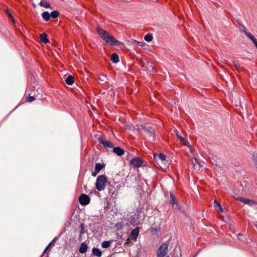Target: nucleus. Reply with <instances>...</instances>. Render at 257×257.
<instances>
[{
    "label": "nucleus",
    "instance_id": "f257e3e1",
    "mask_svg": "<svg viewBox=\"0 0 257 257\" xmlns=\"http://www.w3.org/2000/svg\"><path fill=\"white\" fill-rule=\"evenodd\" d=\"M97 34L103 41L111 46H118L120 44L119 41L115 39L108 32L99 26H97Z\"/></svg>",
    "mask_w": 257,
    "mask_h": 257
},
{
    "label": "nucleus",
    "instance_id": "f03ea898",
    "mask_svg": "<svg viewBox=\"0 0 257 257\" xmlns=\"http://www.w3.org/2000/svg\"><path fill=\"white\" fill-rule=\"evenodd\" d=\"M107 184H110L108 182L107 178L105 175H100L97 177V190H103Z\"/></svg>",
    "mask_w": 257,
    "mask_h": 257
},
{
    "label": "nucleus",
    "instance_id": "7ed1b4c3",
    "mask_svg": "<svg viewBox=\"0 0 257 257\" xmlns=\"http://www.w3.org/2000/svg\"><path fill=\"white\" fill-rule=\"evenodd\" d=\"M168 244L163 243L157 250V257H164L167 253Z\"/></svg>",
    "mask_w": 257,
    "mask_h": 257
},
{
    "label": "nucleus",
    "instance_id": "20e7f679",
    "mask_svg": "<svg viewBox=\"0 0 257 257\" xmlns=\"http://www.w3.org/2000/svg\"><path fill=\"white\" fill-rule=\"evenodd\" d=\"M154 159L156 162L161 163L165 166L168 165V161L166 160V156L163 153H160L159 154H155L154 155Z\"/></svg>",
    "mask_w": 257,
    "mask_h": 257
},
{
    "label": "nucleus",
    "instance_id": "39448f33",
    "mask_svg": "<svg viewBox=\"0 0 257 257\" xmlns=\"http://www.w3.org/2000/svg\"><path fill=\"white\" fill-rule=\"evenodd\" d=\"M98 141L106 150L113 148V145L112 143L110 141L106 140L105 138H104L103 137L99 136L98 138Z\"/></svg>",
    "mask_w": 257,
    "mask_h": 257
},
{
    "label": "nucleus",
    "instance_id": "423d86ee",
    "mask_svg": "<svg viewBox=\"0 0 257 257\" xmlns=\"http://www.w3.org/2000/svg\"><path fill=\"white\" fill-rule=\"evenodd\" d=\"M143 161L140 157H135L133 159L131 162L130 164L132 165L134 167L139 168L143 165Z\"/></svg>",
    "mask_w": 257,
    "mask_h": 257
},
{
    "label": "nucleus",
    "instance_id": "0eeeda50",
    "mask_svg": "<svg viewBox=\"0 0 257 257\" xmlns=\"http://www.w3.org/2000/svg\"><path fill=\"white\" fill-rule=\"evenodd\" d=\"M79 201L81 205H86L90 202V198L88 195L82 194L79 197Z\"/></svg>",
    "mask_w": 257,
    "mask_h": 257
},
{
    "label": "nucleus",
    "instance_id": "6e6552de",
    "mask_svg": "<svg viewBox=\"0 0 257 257\" xmlns=\"http://www.w3.org/2000/svg\"><path fill=\"white\" fill-rule=\"evenodd\" d=\"M170 204L172 205L174 209L178 210H179V206L177 203V201L175 198V197L173 193V192H170Z\"/></svg>",
    "mask_w": 257,
    "mask_h": 257
},
{
    "label": "nucleus",
    "instance_id": "1a4fd4ad",
    "mask_svg": "<svg viewBox=\"0 0 257 257\" xmlns=\"http://www.w3.org/2000/svg\"><path fill=\"white\" fill-rule=\"evenodd\" d=\"M236 200H238V201H239L240 202H242L244 204H247V205H249L250 206L252 205L253 204H254L255 202L253 200H250V199H247V198H245L243 197H240V196H239V197H233Z\"/></svg>",
    "mask_w": 257,
    "mask_h": 257
},
{
    "label": "nucleus",
    "instance_id": "9d476101",
    "mask_svg": "<svg viewBox=\"0 0 257 257\" xmlns=\"http://www.w3.org/2000/svg\"><path fill=\"white\" fill-rule=\"evenodd\" d=\"M139 228L137 227L133 230H132L130 237L132 239L136 240L137 238L139 235Z\"/></svg>",
    "mask_w": 257,
    "mask_h": 257
},
{
    "label": "nucleus",
    "instance_id": "9b49d317",
    "mask_svg": "<svg viewBox=\"0 0 257 257\" xmlns=\"http://www.w3.org/2000/svg\"><path fill=\"white\" fill-rule=\"evenodd\" d=\"M176 136L178 139L184 145L188 147H189V143L188 142V141L186 140L185 138L182 137L178 132H176Z\"/></svg>",
    "mask_w": 257,
    "mask_h": 257
},
{
    "label": "nucleus",
    "instance_id": "f8f14e48",
    "mask_svg": "<svg viewBox=\"0 0 257 257\" xmlns=\"http://www.w3.org/2000/svg\"><path fill=\"white\" fill-rule=\"evenodd\" d=\"M113 152L119 156L123 155L124 153V150L118 147L113 148Z\"/></svg>",
    "mask_w": 257,
    "mask_h": 257
},
{
    "label": "nucleus",
    "instance_id": "ddd939ff",
    "mask_svg": "<svg viewBox=\"0 0 257 257\" xmlns=\"http://www.w3.org/2000/svg\"><path fill=\"white\" fill-rule=\"evenodd\" d=\"M47 37L48 36L45 33H43L40 35L41 41L45 44H47L49 42V40L47 39Z\"/></svg>",
    "mask_w": 257,
    "mask_h": 257
},
{
    "label": "nucleus",
    "instance_id": "4468645a",
    "mask_svg": "<svg viewBox=\"0 0 257 257\" xmlns=\"http://www.w3.org/2000/svg\"><path fill=\"white\" fill-rule=\"evenodd\" d=\"M87 249V244L83 242L81 244L80 246L79 249V251L81 253H84L86 252Z\"/></svg>",
    "mask_w": 257,
    "mask_h": 257
},
{
    "label": "nucleus",
    "instance_id": "2eb2a0df",
    "mask_svg": "<svg viewBox=\"0 0 257 257\" xmlns=\"http://www.w3.org/2000/svg\"><path fill=\"white\" fill-rule=\"evenodd\" d=\"M214 206L217 211L220 212H222L223 211V208H222L221 204L216 200L214 201Z\"/></svg>",
    "mask_w": 257,
    "mask_h": 257
},
{
    "label": "nucleus",
    "instance_id": "dca6fc26",
    "mask_svg": "<svg viewBox=\"0 0 257 257\" xmlns=\"http://www.w3.org/2000/svg\"><path fill=\"white\" fill-rule=\"evenodd\" d=\"M42 17L44 21L48 22L51 18L50 14L48 12H44L42 14Z\"/></svg>",
    "mask_w": 257,
    "mask_h": 257
},
{
    "label": "nucleus",
    "instance_id": "f3484780",
    "mask_svg": "<svg viewBox=\"0 0 257 257\" xmlns=\"http://www.w3.org/2000/svg\"><path fill=\"white\" fill-rule=\"evenodd\" d=\"M74 82V77L72 75H69L67 76L65 79V82L69 85H71L72 84H73Z\"/></svg>",
    "mask_w": 257,
    "mask_h": 257
},
{
    "label": "nucleus",
    "instance_id": "a211bd4d",
    "mask_svg": "<svg viewBox=\"0 0 257 257\" xmlns=\"http://www.w3.org/2000/svg\"><path fill=\"white\" fill-rule=\"evenodd\" d=\"M111 61L114 63H116L119 62V57L116 53H113L110 57Z\"/></svg>",
    "mask_w": 257,
    "mask_h": 257
},
{
    "label": "nucleus",
    "instance_id": "6ab92c4d",
    "mask_svg": "<svg viewBox=\"0 0 257 257\" xmlns=\"http://www.w3.org/2000/svg\"><path fill=\"white\" fill-rule=\"evenodd\" d=\"M44 0H41V2L39 3V5L41 7H44L46 9L50 8L52 9L51 6L48 2H44Z\"/></svg>",
    "mask_w": 257,
    "mask_h": 257
},
{
    "label": "nucleus",
    "instance_id": "aec40b11",
    "mask_svg": "<svg viewBox=\"0 0 257 257\" xmlns=\"http://www.w3.org/2000/svg\"><path fill=\"white\" fill-rule=\"evenodd\" d=\"M244 34L252 40L254 44L257 42L256 39L253 36L251 33L247 32L246 31H244Z\"/></svg>",
    "mask_w": 257,
    "mask_h": 257
},
{
    "label": "nucleus",
    "instance_id": "412c9836",
    "mask_svg": "<svg viewBox=\"0 0 257 257\" xmlns=\"http://www.w3.org/2000/svg\"><path fill=\"white\" fill-rule=\"evenodd\" d=\"M58 239L57 237H55L48 244V245L46 246L45 248L44 251H43V254L45 253V252L46 251L47 249H49V248L54 243L56 240Z\"/></svg>",
    "mask_w": 257,
    "mask_h": 257
},
{
    "label": "nucleus",
    "instance_id": "4be33fe9",
    "mask_svg": "<svg viewBox=\"0 0 257 257\" xmlns=\"http://www.w3.org/2000/svg\"><path fill=\"white\" fill-rule=\"evenodd\" d=\"M111 242H112L111 240L104 241L102 242L101 246L103 248H106L110 245Z\"/></svg>",
    "mask_w": 257,
    "mask_h": 257
},
{
    "label": "nucleus",
    "instance_id": "5701e85b",
    "mask_svg": "<svg viewBox=\"0 0 257 257\" xmlns=\"http://www.w3.org/2000/svg\"><path fill=\"white\" fill-rule=\"evenodd\" d=\"M59 15V12L56 10L53 11L50 13L51 17L54 19L58 18Z\"/></svg>",
    "mask_w": 257,
    "mask_h": 257
},
{
    "label": "nucleus",
    "instance_id": "b1692460",
    "mask_svg": "<svg viewBox=\"0 0 257 257\" xmlns=\"http://www.w3.org/2000/svg\"><path fill=\"white\" fill-rule=\"evenodd\" d=\"M233 63L235 68L238 71L240 72L242 70V67L240 66V65L237 61H234Z\"/></svg>",
    "mask_w": 257,
    "mask_h": 257
},
{
    "label": "nucleus",
    "instance_id": "393cba45",
    "mask_svg": "<svg viewBox=\"0 0 257 257\" xmlns=\"http://www.w3.org/2000/svg\"><path fill=\"white\" fill-rule=\"evenodd\" d=\"M191 160L194 166H195L197 164H198L199 167L201 166L200 162L196 158L193 157Z\"/></svg>",
    "mask_w": 257,
    "mask_h": 257
},
{
    "label": "nucleus",
    "instance_id": "a878e982",
    "mask_svg": "<svg viewBox=\"0 0 257 257\" xmlns=\"http://www.w3.org/2000/svg\"><path fill=\"white\" fill-rule=\"evenodd\" d=\"M105 166L104 163H97V174Z\"/></svg>",
    "mask_w": 257,
    "mask_h": 257
},
{
    "label": "nucleus",
    "instance_id": "bb28decb",
    "mask_svg": "<svg viewBox=\"0 0 257 257\" xmlns=\"http://www.w3.org/2000/svg\"><path fill=\"white\" fill-rule=\"evenodd\" d=\"M159 230H160V227H157V226L154 227V226H152V227L151 228V232L153 234H155Z\"/></svg>",
    "mask_w": 257,
    "mask_h": 257
},
{
    "label": "nucleus",
    "instance_id": "cd10ccee",
    "mask_svg": "<svg viewBox=\"0 0 257 257\" xmlns=\"http://www.w3.org/2000/svg\"><path fill=\"white\" fill-rule=\"evenodd\" d=\"M144 39L147 42H150L153 39V36L150 34H147L145 36Z\"/></svg>",
    "mask_w": 257,
    "mask_h": 257
},
{
    "label": "nucleus",
    "instance_id": "c85d7f7f",
    "mask_svg": "<svg viewBox=\"0 0 257 257\" xmlns=\"http://www.w3.org/2000/svg\"><path fill=\"white\" fill-rule=\"evenodd\" d=\"M123 222H118L115 224V227L117 230H119L122 228L123 227Z\"/></svg>",
    "mask_w": 257,
    "mask_h": 257
},
{
    "label": "nucleus",
    "instance_id": "c756f323",
    "mask_svg": "<svg viewBox=\"0 0 257 257\" xmlns=\"http://www.w3.org/2000/svg\"><path fill=\"white\" fill-rule=\"evenodd\" d=\"M99 79L100 80L99 83L100 84H103L104 82H106V81L107 80V78L105 76L102 75L101 77L99 78Z\"/></svg>",
    "mask_w": 257,
    "mask_h": 257
},
{
    "label": "nucleus",
    "instance_id": "7c9ffc66",
    "mask_svg": "<svg viewBox=\"0 0 257 257\" xmlns=\"http://www.w3.org/2000/svg\"><path fill=\"white\" fill-rule=\"evenodd\" d=\"M147 131L151 134V136H152L154 137V130L151 127L147 130Z\"/></svg>",
    "mask_w": 257,
    "mask_h": 257
},
{
    "label": "nucleus",
    "instance_id": "2f4dec72",
    "mask_svg": "<svg viewBox=\"0 0 257 257\" xmlns=\"http://www.w3.org/2000/svg\"><path fill=\"white\" fill-rule=\"evenodd\" d=\"M35 99V97L33 96H29L27 99V101L29 102H32Z\"/></svg>",
    "mask_w": 257,
    "mask_h": 257
},
{
    "label": "nucleus",
    "instance_id": "473e14b6",
    "mask_svg": "<svg viewBox=\"0 0 257 257\" xmlns=\"http://www.w3.org/2000/svg\"><path fill=\"white\" fill-rule=\"evenodd\" d=\"M92 176L94 177L96 176V163L95 164L94 166V171L92 173Z\"/></svg>",
    "mask_w": 257,
    "mask_h": 257
},
{
    "label": "nucleus",
    "instance_id": "72a5a7b5",
    "mask_svg": "<svg viewBox=\"0 0 257 257\" xmlns=\"http://www.w3.org/2000/svg\"><path fill=\"white\" fill-rule=\"evenodd\" d=\"M80 227L81 228L80 233L82 234L84 233V228L83 224H80Z\"/></svg>",
    "mask_w": 257,
    "mask_h": 257
},
{
    "label": "nucleus",
    "instance_id": "f704fd0d",
    "mask_svg": "<svg viewBox=\"0 0 257 257\" xmlns=\"http://www.w3.org/2000/svg\"><path fill=\"white\" fill-rule=\"evenodd\" d=\"M6 13H7V14L8 15V16L9 17L11 18L13 20H14L13 17L12 16V14H11V13H10V12L9 11L7 10Z\"/></svg>",
    "mask_w": 257,
    "mask_h": 257
},
{
    "label": "nucleus",
    "instance_id": "c9c22d12",
    "mask_svg": "<svg viewBox=\"0 0 257 257\" xmlns=\"http://www.w3.org/2000/svg\"><path fill=\"white\" fill-rule=\"evenodd\" d=\"M92 253L94 255L96 256V247H93L92 248Z\"/></svg>",
    "mask_w": 257,
    "mask_h": 257
},
{
    "label": "nucleus",
    "instance_id": "e433bc0d",
    "mask_svg": "<svg viewBox=\"0 0 257 257\" xmlns=\"http://www.w3.org/2000/svg\"><path fill=\"white\" fill-rule=\"evenodd\" d=\"M101 251L99 249H97V257L101 256Z\"/></svg>",
    "mask_w": 257,
    "mask_h": 257
},
{
    "label": "nucleus",
    "instance_id": "4c0bfd02",
    "mask_svg": "<svg viewBox=\"0 0 257 257\" xmlns=\"http://www.w3.org/2000/svg\"><path fill=\"white\" fill-rule=\"evenodd\" d=\"M138 44L140 46L143 45V42H138Z\"/></svg>",
    "mask_w": 257,
    "mask_h": 257
},
{
    "label": "nucleus",
    "instance_id": "58836bf2",
    "mask_svg": "<svg viewBox=\"0 0 257 257\" xmlns=\"http://www.w3.org/2000/svg\"><path fill=\"white\" fill-rule=\"evenodd\" d=\"M254 44L255 46V47H256V48L257 49V42L256 43H255Z\"/></svg>",
    "mask_w": 257,
    "mask_h": 257
},
{
    "label": "nucleus",
    "instance_id": "ea45409f",
    "mask_svg": "<svg viewBox=\"0 0 257 257\" xmlns=\"http://www.w3.org/2000/svg\"><path fill=\"white\" fill-rule=\"evenodd\" d=\"M166 257H170L169 256H166Z\"/></svg>",
    "mask_w": 257,
    "mask_h": 257
}]
</instances>
